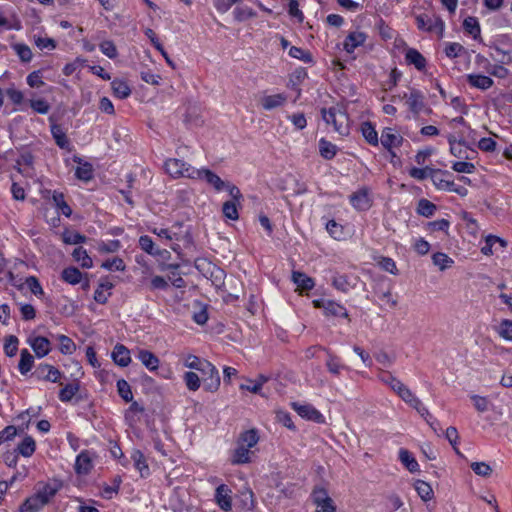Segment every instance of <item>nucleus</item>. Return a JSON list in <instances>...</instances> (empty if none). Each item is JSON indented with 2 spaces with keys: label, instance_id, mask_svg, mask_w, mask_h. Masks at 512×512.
Returning <instances> with one entry per match:
<instances>
[{
  "label": "nucleus",
  "instance_id": "9",
  "mask_svg": "<svg viewBox=\"0 0 512 512\" xmlns=\"http://www.w3.org/2000/svg\"><path fill=\"white\" fill-rule=\"evenodd\" d=\"M28 345L32 348L37 358H43L51 352V342L43 336L30 335L27 338Z\"/></svg>",
  "mask_w": 512,
  "mask_h": 512
},
{
  "label": "nucleus",
  "instance_id": "20",
  "mask_svg": "<svg viewBox=\"0 0 512 512\" xmlns=\"http://www.w3.org/2000/svg\"><path fill=\"white\" fill-rule=\"evenodd\" d=\"M286 102L287 95L284 93L264 95L260 99V104L262 108L267 111L282 107Z\"/></svg>",
  "mask_w": 512,
  "mask_h": 512
},
{
  "label": "nucleus",
  "instance_id": "7",
  "mask_svg": "<svg viewBox=\"0 0 512 512\" xmlns=\"http://www.w3.org/2000/svg\"><path fill=\"white\" fill-rule=\"evenodd\" d=\"M291 407L293 408L294 411L297 412L299 416H301L304 419L314 421L320 424L325 422L323 414L311 404L292 402Z\"/></svg>",
  "mask_w": 512,
  "mask_h": 512
},
{
  "label": "nucleus",
  "instance_id": "28",
  "mask_svg": "<svg viewBox=\"0 0 512 512\" xmlns=\"http://www.w3.org/2000/svg\"><path fill=\"white\" fill-rule=\"evenodd\" d=\"M269 380V377L259 374L254 380L249 379L247 384H241V390H247L253 394H260L263 385Z\"/></svg>",
  "mask_w": 512,
  "mask_h": 512
},
{
  "label": "nucleus",
  "instance_id": "34",
  "mask_svg": "<svg viewBox=\"0 0 512 512\" xmlns=\"http://www.w3.org/2000/svg\"><path fill=\"white\" fill-rule=\"evenodd\" d=\"M36 450L35 440L31 436H26L17 446V453L23 457H31Z\"/></svg>",
  "mask_w": 512,
  "mask_h": 512
},
{
  "label": "nucleus",
  "instance_id": "19",
  "mask_svg": "<svg viewBox=\"0 0 512 512\" xmlns=\"http://www.w3.org/2000/svg\"><path fill=\"white\" fill-rule=\"evenodd\" d=\"M231 494H232V491L227 485L221 484L216 488V493H215L216 503L225 512H228L232 509Z\"/></svg>",
  "mask_w": 512,
  "mask_h": 512
},
{
  "label": "nucleus",
  "instance_id": "13",
  "mask_svg": "<svg viewBox=\"0 0 512 512\" xmlns=\"http://www.w3.org/2000/svg\"><path fill=\"white\" fill-rule=\"evenodd\" d=\"M196 172L198 173V176L195 175V179L202 180V181L206 182L216 192H221L225 189V181L222 180L213 171L206 169V168H202V169H197Z\"/></svg>",
  "mask_w": 512,
  "mask_h": 512
},
{
  "label": "nucleus",
  "instance_id": "42",
  "mask_svg": "<svg viewBox=\"0 0 512 512\" xmlns=\"http://www.w3.org/2000/svg\"><path fill=\"white\" fill-rule=\"evenodd\" d=\"M414 488L417 491L419 497L425 502L430 501L434 496L432 487L425 481L416 480L414 483Z\"/></svg>",
  "mask_w": 512,
  "mask_h": 512
},
{
  "label": "nucleus",
  "instance_id": "51",
  "mask_svg": "<svg viewBox=\"0 0 512 512\" xmlns=\"http://www.w3.org/2000/svg\"><path fill=\"white\" fill-rule=\"evenodd\" d=\"M12 49L22 62H30L32 60L33 53L28 45L24 43H15L12 45Z\"/></svg>",
  "mask_w": 512,
  "mask_h": 512
},
{
  "label": "nucleus",
  "instance_id": "60",
  "mask_svg": "<svg viewBox=\"0 0 512 512\" xmlns=\"http://www.w3.org/2000/svg\"><path fill=\"white\" fill-rule=\"evenodd\" d=\"M57 487L46 484L36 493L42 502L46 505L57 493Z\"/></svg>",
  "mask_w": 512,
  "mask_h": 512
},
{
  "label": "nucleus",
  "instance_id": "12",
  "mask_svg": "<svg viewBox=\"0 0 512 512\" xmlns=\"http://www.w3.org/2000/svg\"><path fill=\"white\" fill-rule=\"evenodd\" d=\"M315 307L322 308L324 310V313L327 316H333V317H348V312L346 308L332 300H315L314 301Z\"/></svg>",
  "mask_w": 512,
  "mask_h": 512
},
{
  "label": "nucleus",
  "instance_id": "45",
  "mask_svg": "<svg viewBox=\"0 0 512 512\" xmlns=\"http://www.w3.org/2000/svg\"><path fill=\"white\" fill-rule=\"evenodd\" d=\"M183 381L189 391L195 392L201 386V378L193 371H187L183 374Z\"/></svg>",
  "mask_w": 512,
  "mask_h": 512
},
{
  "label": "nucleus",
  "instance_id": "37",
  "mask_svg": "<svg viewBox=\"0 0 512 512\" xmlns=\"http://www.w3.org/2000/svg\"><path fill=\"white\" fill-rule=\"evenodd\" d=\"M337 151L338 147L332 142L326 140L325 138H321L319 140V153L324 159H333L336 156Z\"/></svg>",
  "mask_w": 512,
  "mask_h": 512
},
{
  "label": "nucleus",
  "instance_id": "29",
  "mask_svg": "<svg viewBox=\"0 0 512 512\" xmlns=\"http://www.w3.org/2000/svg\"><path fill=\"white\" fill-rule=\"evenodd\" d=\"M111 88L115 97L126 99L131 95V88L128 83L122 79H114L111 82Z\"/></svg>",
  "mask_w": 512,
  "mask_h": 512
},
{
  "label": "nucleus",
  "instance_id": "21",
  "mask_svg": "<svg viewBox=\"0 0 512 512\" xmlns=\"http://www.w3.org/2000/svg\"><path fill=\"white\" fill-rule=\"evenodd\" d=\"M136 357L151 372H154L159 368V358L149 350L138 349Z\"/></svg>",
  "mask_w": 512,
  "mask_h": 512
},
{
  "label": "nucleus",
  "instance_id": "23",
  "mask_svg": "<svg viewBox=\"0 0 512 512\" xmlns=\"http://www.w3.org/2000/svg\"><path fill=\"white\" fill-rule=\"evenodd\" d=\"M405 60L407 64L413 65L419 71H423L427 64L425 57L414 48L406 50Z\"/></svg>",
  "mask_w": 512,
  "mask_h": 512
},
{
  "label": "nucleus",
  "instance_id": "18",
  "mask_svg": "<svg viewBox=\"0 0 512 512\" xmlns=\"http://www.w3.org/2000/svg\"><path fill=\"white\" fill-rule=\"evenodd\" d=\"M367 40V34L362 31H353L347 35L343 42L344 50L352 54L358 47L364 45Z\"/></svg>",
  "mask_w": 512,
  "mask_h": 512
},
{
  "label": "nucleus",
  "instance_id": "16",
  "mask_svg": "<svg viewBox=\"0 0 512 512\" xmlns=\"http://www.w3.org/2000/svg\"><path fill=\"white\" fill-rule=\"evenodd\" d=\"M380 140L382 146L388 151H391L393 148L400 147L404 139L394 129L387 127L382 131Z\"/></svg>",
  "mask_w": 512,
  "mask_h": 512
},
{
  "label": "nucleus",
  "instance_id": "15",
  "mask_svg": "<svg viewBox=\"0 0 512 512\" xmlns=\"http://www.w3.org/2000/svg\"><path fill=\"white\" fill-rule=\"evenodd\" d=\"M350 204L359 211L368 210L371 207L372 200L367 188H362L350 196Z\"/></svg>",
  "mask_w": 512,
  "mask_h": 512
},
{
  "label": "nucleus",
  "instance_id": "57",
  "mask_svg": "<svg viewBox=\"0 0 512 512\" xmlns=\"http://www.w3.org/2000/svg\"><path fill=\"white\" fill-rule=\"evenodd\" d=\"M436 211V205L427 199H421L418 202L417 213L424 217H430Z\"/></svg>",
  "mask_w": 512,
  "mask_h": 512
},
{
  "label": "nucleus",
  "instance_id": "61",
  "mask_svg": "<svg viewBox=\"0 0 512 512\" xmlns=\"http://www.w3.org/2000/svg\"><path fill=\"white\" fill-rule=\"evenodd\" d=\"M101 267L108 271H124L126 266L123 259L114 257L113 259L104 261Z\"/></svg>",
  "mask_w": 512,
  "mask_h": 512
},
{
  "label": "nucleus",
  "instance_id": "30",
  "mask_svg": "<svg viewBox=\"0 0 512 512\" xmlns=\"http://www.w3.org/2000/svg\"><path fill=\"white\" fill-rule=\"evenodd\" d=\"M399 460L411 473L419 471V464L417 460L407 449L401 448L399 450Z\"/></svg>",
  "mask_w": 512,
  "mask_h": 512
},
{
  "label": "nucleus",
  "instance_id": "47",
  "mask_svg": "<svg viewBox=\"0 0 512 512\" xmlns=\"http://www.w3.org/2000/svg\"><path fill=\"white\" fill-rule=\"evenodd\" d=\"M19 339L15 335H8L4 338V353L7 357H14L17 354Z\"/></svg>",
  "mask_w": 512,
  "mask_h": 512
},
{
  "label": "nucleus",
  "instance_id": "44",
  "mask_svg": "<svg viewBox=\"0 0 512 512\" xmlns=\"http://www.w3.org/2000/svg\"><path fill=\"white\" fill-rule=\"evenodd\" d=\"M72 256L75 261L80 263L82 268L90 269L93 267L92 258L88 255L87 251L83 247L75 248Z\"/></svg>",
  "mask_w": 512,
  "mask_h": 512
},
{
  "label": "nucleus",
  "instance_id": "2",
  "mask_svg": "<svg viewBox=\"0 0 512 512\" xmlns=\"http://www.w3.org/2000/svg\"><path fill=\"white\" fill-rule=\"evenodd\" d=\"M321 114L325 123L332 125L335 132L340 135H347L349 133L348 116L340 107L323 108Z\"/></svg>",
  "mask_w": 512,
  "mask_h": 512
},
{
  "label": "nucleus",
  "instance_id": "6",
  "mask_svg": "<svg viewBox=\"0 0 512 512\" xmlns=\"http://www.w3.org/2000/svg\"><path fill=\"white\" fill-rule=\"evenodd\" d=\"M200 373L202 374L204 389L208 392H216L221 384L218 369L209 362V367H205Z\"/></svg>",
  "mask_w": 512,
  "mask_h": 512
},
{
  "label": "nucleus",
  "instance_id": "53",
  "mask_svg": "<svg viewBox=\"0 0 512 512\" xmlns=\"http://www.w3.org/2000/svg\"><path fill=\"white\" fill-rule=\"evenodd\" d=\"M79 391L77 383H69L65 385L59 392V399L62 402H69Z\"/></svg>",
  "mask_w": 512,
  "mask_h": 512
},
{
  "label": "nucleus",
  "instance_id": "22",
  "mask_svg": "<svg viewBox=\"0 0 512 512\" xmlns=\"http://www.w3.org/2000/svg\"><path fill=\"white\" fill-rule=\"evenodd\" d=\"M111 357L115 364L126 367L131 362L130 350L123 344H116L112 350Z\"/></svg>",
  "mask_w": 512,
  "mask_h": 512
},
{
  "label": "nucleus",
  "instance_id": "41",
  "mask_svg": "<svg viewBox=\"0 0 512 512\" xmlns=\"http://www.w3.org/2000/svg\"><path fill=\"white\" fill-rule=\"evenodd\" d=\"M113 288V284L109 281H102L99 283L97 289L94 292V300L97 303L105 304L110 296V293L107 291Z\"/></svg>",
  "mask_w": 512,
  "mask_h": 512
},
{
  "label": "nucleus",
  "instance_id": "31",
  "mask_svg": "<svg viewBox=\"0 0 512 512\" xmlns=\"http://www.w3.org/2000/svg\"><path fill=\"white\" fill-rule=\"evenodd\" d=\"M292 280L298 289L303 291H309L313 289L315 283L314 280L306 274L298 271H294L292 274Z\"/></svg>",
  "mask_w": 512,
  "mask_h": 512
},
{
  "label": "nucleus",
  "instance_id": "56",
  "mask_svg": "<svg viewBox=\"0 0 512 512\" xmlns=\"http://www.w3.org/2000/svg\"><path fill=\"white\" fill-rule=\"evenodd\" d=\"M496 331L501 338L507 341H512V320H502Z\"/></svg>",
  "mask_w": 512,
  "mask_h": 512
},
{
  "label": "nucleus",
  "instance_id": "32",
  "mask_svg": "<svg viewBox=\"0 0 512 512\" xmlns=\"http://www.w3.org/2000/svg\"><path fill=\"white\" fill-rule=\"evenodd\" d=\"M209 362L206 359L199 358L198 356L189 354L184 357L183 364L189 369L201 372L205 367H209Z\"/></svg>",
  "mask_w": 512,
  "mask_h": 512
},
{
  "label": "nucleus",
  "instance_id": "5",
  "mask_svg": "<svg viewBox=\"0 0 512 512\" xmlns=\"http://www.w3.org/2000/svg\"><path fill=\"white\" fill-rule=\"evenodd\" d=\"M417 28L421 31L442 36L445 28L443 20L437 15L420 14L415 17Z\"/></svg>",
  "mask_w": 512,
  "mask_h": 512
},
{
  "label": "nucleus",
  "instance_id": "59",
  "mask_svg": "<svg viewBox=\"0 0 512 512\" xmlns=\"http://www.w3.org/2000/svg\"><path fill=\"white\" fill-rule=\"evenodd\" d=\"M58 341H59V350L62 354L68 355V354H72L75 351V349H76L75 343L68 336L59 335Z\"/></svg>",
  "mask_w": 512,
  "mask_h": 512
},
{
  "label": "nucleus",
  "instance_id": "58",
  "mask_svg": "<svg viewBox=\"0 0 512 512\" xmlns=\"http://www.w3.org/2000/svg\"><path fill=\"white\" fill-rule=\"evenodd\" d=\"M25 285L30 290V292L36 297H43L44 291L39 282V280L35 276H28L25 279Z\"/></svg>",
  "mask_w": 512,
  "mask_h": 512
},
{
  "label": "nucleus",
  "instance_id": "55",
  "mask_svg": "<svg viewBox=\"0 0 512 512\" xmlns=\"http://www.w3.org/2000/svg\"><path fill=\"white\" fill-rule=\"evenodd\" d=\"M117 391L125 402H131L133 400L131 387L126 380L120 379L117 381Z\"/></svg>",
  "mask_w": 512,
  "mask_h": 512
},
{
  "label": "nucleus",
  "instance_id": "36",
  "mask_svg": "<svg viewBox=\"0 0 512 512\" xmlns=\"http://www.w3.org/2000/svg\"><path fill=\"white\" fill-rule=\"evenodd\" d=\"M450 145V153L457 158H468L467 147L462 141H457L455 136L449 135L447 137Z\"/></svg>",
  "mask_w": 512,
  "mask_h": 512
},
{
  "label": "nucleus",
  "instance_id": "49",
  "mask_svg": "<svg viewBox=\"0 0 512 512\" xmlns=\"http://www.w3.org/2000/svg\"><path fill=\"white\" fill-rule=\"evenodd\" d=\"M52 200L54 205L61 211L63 215L69 217L72 214V209L65 201L63 193L54 191Z\"/></svg>",
  "mask_w": 512,
  "mask_h": 512
},
{
  "label": "nucleus",
  "instance_id": "52",
  "mask_svg": "<svg viewBox=\"0 0 512 512\" xmlns=\"http://www.w3.org/2000/svg\"><path fill=\"white\" fill-rule=\"evenodd\" d=\"M241 203L235 201H226L223 203L222 212L224 216L230 220H237L239 218L238 208Z\"/></svg>",
  "mask_w": 512,
  "mask_h": 512
},
{
  "label": "nucleus",
  "instance_id": "11",
  "mask_svg": "<svg viewBox=\"0 0 512 512\" xmlns=\"http://www.w3.org/2000/svg\"><path fill=\"white\" fill-rule=\"evenodd\" d=\"M34 375L39 380H45L52 383H60V379L62 377L60 370L47 363L39 364Z\"/></svg>",
  "mask_w": 512,
  "mask_h": 512
},
{
  "label": "nucleus",
  "instance_id": "8",
  "mask_svg": "<svg viewBox=\"0 0 512 512\" xmlns=\"http://www.w3.org/2000/svg\"><path fill=\"white\" fill-rule=\"evenodd\" d=\"M314 504L317 506V512H335L336 508L333 500L329 497L326 489L322 487L315 488L312 493Z\"/></svg>",
  "mask_w": 512,
  "mask_h": 512
},
{
  "label": "nucleus",
  "instance_id": "38",
  "mask_svg": "<svg viewBox=\"0 0 512 512\" xmlns=\"http://www.w3.org/2000/svg\"><path fill=\"white\" fill-rule=\"evenodd\" d=\"M463 28L473 39L477 40L480 37L481 27L476 17H466L463 21Z\"/></svg>",
  "mask_w": 512,
  "mask_h": 512
},
{
  "label": "nucleus",
  "instance_id": "50",
  "mask_svg": "<svg viewBox=\"0 0 512 512\" xmlns=\"http://www.w3.org/2000/svg\"><path fill=\"white\" fill-rule=\"evenodd\" d=\"M288 54L290 57L301 60L304 63H313L312 54L303 48L291 46Z\"/></svg>",
  "mask_w": 512,
  "mask_h": 512
},
{
  "label": "nucleus",
  "instance_id": "1",
  "mask_svg": "<svg viewBox=\"0 0 512 512\" xmlns=\"http://www.w3.org/2000/svg\"><path fill=\"white\" fill-rule=\"evenodd\" d=\"M259 439L258 431L256 429H249L240 433L236 448L231 456V462L236 465L250 463L254 456L252 448L257 445Z\"/></svg>",
  "mask_w": 512,
  "mask_h": 512
},
{
  "label": "nucleus",
  "instance_id": "35",
  "mask_svg": "<svg viewBox=\"0 0 512 512\" xmlns=\"http://www.w3.org/2000/svg\"><path fill=\"white\" fill-rule=\"evenodd\" d=\"M51 134H52L56 144L61 149L70 150V142L60 125L53 124L51 126Z\"/></svg>",
  "mask_w": 512,
  "mask_h": 512
},
{
  "label": "nucleus",
  "instance_id": "25",
  "mask_svg": "<svg viewBox=\"0 0 512 512\" xmlns=\"http://www.w3.org/2000/svg\"><path fill=\"white\" fill-rule=\"evenodd\" d=\"M467 82L470 86L480 90H488L494 84L492 78L481 74H468Z\"/></svg>",
  "mask_w": 512,
  "mask_h": 512
},
{
  "label": "nucleus",
  "instance_id": "10",
  "mask_svg": "<svg viewBox=\"0 0 512 512\" xmlns=\"http://www.w3.org/2000/svg\"><path fill=\"white\" fill-rule=\"evenodd\" d=\"M96 457L95 452L90 450H83L76 457L75 472L79 475H87L93 468V460Z\"/></svg>",
  "mask_w": 512,
  "mask_h": 512
},
{
  "label": "nucleus",
  "instance_id": "3",
  "mask_svg": "<svg viewBox=\"0 0 512 512\" xmlns=\"http://www.w3.org/2000/svg\"><path fill=\"white\" fill-rule=\"evenodd\" d=\"M165 171L173 178L186 177L195 179L198 176L197 168L177 158H169L164 163Z\"/></svg>",
  "mask_w": 512,
  "mask_h": 512
},
{
  "label": "nucleus",
  "instance_id": "63",
  "mask_svg": "<svg viewBox=\"0 0 512 512\" xmlns=\"http://www.w3.org/2000/svg\"><path fill=\"white\" fill-rule=\"evenodd\" d=\"M326 366L328 371L335 375L340 374L341 370L345 368V366L341 363L340 359L332 354L328 355Z\"/></svg>",
  "mask_w": 512,
  "mask_h": 512
},
{
  "label": "nucleus",
  "instance_id": "39",
  "mask_svg": "<svg viewBox=\"0 0 512 512\" xmlns=\"http://www.w3.org/2000/svg\"><path fill=\"white\" fill-rule=\"evenodd\" d=\"M62 279L71 285H77L82 281L83 274L76 267H67L62 271Z\"/></svg>",
  "mask_w": 512,
  "mask_h": 512
},
{
  "label": "nucleus",
  "instance_id": "54",
  "mask_svg": "<svg viewBox=\"0 0 512 512\" xmlns=\"http://www.w3.org/2000/svg\"><path fill=\"white\" fill-rule=\"evenodd\" d=\"M438 169H433L430 167L417 168L413 167L409 170V175L416 180H424L427 177L432 179L433 173L437 172Z\"/></svg>",
  "mask_w": 512,
  "mask_h": 512
},
{
  "label": "nucleus",
  "instance_id": "62",
  "mask_svg": "<svg viewBox=\"0 0 512 512\" xmlns=\"http://www.w3.org/2000/svg\"><path fill=\"white\" fill-rule=\"evenodd\" d=\"M75 175L78 179L83 181H89L93 177V168L89 163L80 164L75 171Z\"/></svg>",
  "mask_w": 512,
  "mask_h": 512
},
{
  "label": "nucleus",
  "instance_id": "4",
  "mask_svg": "<svg viewBox=\"0 0 512 512\" xmlns=\"http://www.w3.org/2000/svg\"><path fill=\"white\" fill-rule=\"evenodd\" d=\"M449 173L447 171L437 170L432 175V182L438 190L454 192L461 197H465L468 194L467 188L454 183L453 180L448 178Z\"/></svg>",
  "mask_w": 512,
  "mask_h": 512
},
{
  "label": "nucleus",
  "instance_id": "27",
  "mask_svg": "<svg viewBox=\"0 0 512 512\" xmlns=\"http://www.w3.org/2000/svg\"><path fill=\"white\" fill-rule=\"evenodd\" d=\"M34 366V356L27 350L22 349L20 352V360L18 370L21 375H27Z\"/></svg>",
  "mask_w": 512,
  "mask_h": 512
},
{
  "label": "nucleus",
  "instance_id": "48",
  "mask_svg": "<svg viewBox=\"0 0 512 512\" xmlns=\"http://www.w3.org/2000/svg\"><path fill=\"white\" fill-rule=\"evenodd\" d=\"M432 261L435 266H437L441 271H444L450 268L454 261L447 254L442 252H437L432 255Z\"/></svg>",
  "mask_w": 512,
  "mask_h": 512
},
{
  "label": "nucleus",
  "instance_id": "24",
  "mask_svg": "<svg viewBox=\"0 0 512 512\" xmlns=\"http://www.w3.org/2000/svg\"><path fill=\"white\" fill-rule=\"evenodd\" d=\"M131 459L134 463V467L139 471L142 478H146L150 475V468L147 460L140 450H133L131 453Z\"/></svg>",
  "mask_w": 512,
  "mask_h": 512
},
{
  "label": "nucleus",
  "instance_id": "33",
  "mask_svg": "<svg viewBox=\"0 0 512 512\" xmlns=\"http://www.w3.org/2000/svg\"><path fill=\"white\" fill-rule=\"evenodd\" d=\"M496 244L501 248H505L507 246V241L495 235H487L485 237V245L481 248V252L486 256L492 255L493 247Z\"/></svg>",
  "mask_w": 512,
  "mask_h": 512
},
{
  "label": "nucleus",
  "instance_id": "26",
  "mask_svg": "<svg viewBox=\"0 0 512 512\" xmlns=\"http://www.w3.org/2000/svg\"><path fill=\"white\" fill-rule=\"evenodd\" d=\"M476 62L477 63H482L484 62L486 64V66H484V68L493 76L495 77H498V78H506L508 75H509V70L507 68H505L503 65H490V63L488 62V60L478 54L476 56Z\"/></svg>",
  "mask_w": 512,
  "mask_h": 512
},
{
  "label": "nucleus",
  "instance_id": "40",
  "mask_svg": "<svg viewBox=\"0 0 512 512\" xmlns=\"http://www.w3.org/2000/svg\"><path fill=\"white\" fill-rule=\"evenodd\" d=\"M361 133L365 140L373 146H377L379 143L378 133L371 122H363L361 124Z\"/></svg>",
  "mask_w": 512,
  "mask_h": 512
},
{
  "label": "nucleus",
  "instance_id": "43",
  "mask_svg": "<svg viewBox=\"0 0 512 512\" xmlns=\"http://www.w3.org/2000/svg\"><path fill=\"white\" fill-rule=\"evenodd\" d=\"M45 504L39 498L37 494L27 498L25 502L20 506L19 512H37Z\"/></svg>",
  "mask_w": 512,
  "mask_h": 512
},
{
  "label": "nucleus",
  "instance_id": "17",
  "mask_svg": "<svg viewBox=\"0 0 512 512\" xmlns=\"http://www.w3.org/2000/svg\"><path fill=\"white\" fill-rule=\"evenodd\" d=\"M403 98L410 111L418 114L424 108V95L420 90L410 88L409 93H404Z\"/></svg>",
  "mask_w": 512,
  "mask_h": 512
},
{
  "label": "nucleus",
  "instance_id": "14",
  "mask_svg": "<svg viewBox=\"0 0 512 512\" xmlns=\"http://www.w3.org/2000/svg\"><path fill=\"white\" fill-rule=\"evenodd\" d=\"M397 395L420 415H428V409L407 386H405Z\"/></svg>",
  "mask_w": 512,
  "mask_h": 512
},
{
  "label": "nucleus",
  "instance_id": "46",
  "mask_svg": "<svg viewBox=\"0 0 512 512\" xmlns=\"http://www.w3.org/2000/svg\"><path fill=\"white\" fill-rule=\"evenodd\" d=\"M139 246L140 248L152 256H160L162 255V251L160 249L155 248V244L151 237L144 235L139 238Z\"/></svg>",
  "mask_w": 512,
  "mask_h": 512
},
{
  "label": "nucleus",
  "instance_id": "64",
  "mask_svg": "<svg viewBox=\"0 0 512 512\" xmlns=\"http://www.w3.org/2000/svg\"><path fill=\"white\" fill-rule=\"evenodd\" d=\"M328 233L337 240L344 237V231L342 225L338 224L335 220H329L326 224Z\"/></svg>",
  "mask_w": 512,
  "mask_h": 512
}]
</instances>
